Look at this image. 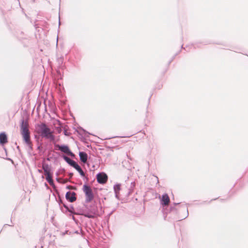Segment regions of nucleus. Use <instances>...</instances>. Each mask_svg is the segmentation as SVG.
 <instances>
[{"label": "nucleus", "instance_id": "obj_1", "mask_svg": "<svg viewBox=\"0 0 248 248\" xmlns=\"http://www.w3.org/2000/svg\"><path fill=\"white\" fill-rule=\"evenodd\" d=\"M35 131L43 139L49 140L50 141H53L55 140L53 131L45 123L37 124L35 125Z\"/></svg>", "mask_w": 248, "mask_h": 248}, {"label": "nucleus", "instance_id": "obj_2", "mask_svg": "<svg viewBox=\"0 0 248 248\" xmlns=\"http://www.w3.org/2000/svg\"><path fill=\"white\" fill-rule=\"evenodd\" d=\"M177 210L179 215L178 218L179 220L184 219L188 216V207L186 204H181L178 207L174 206L170 207V211L171 212L177 213Z\"/></svg>", "mask_w": 248, "mask_h": 248}, {"label": "nucleus", "instance_id": "obj_3", "mask_svg": "<svg viewBox=\"0 0 248 248\" xmlns=\"http://www.w3.org/2000/svg\"><path fill=\"white\" fill-rule=\"evenodd\" d=\"M21 134L25 142H29L30 138V132L29 129V123L27 120L22 119L20 125Z\"/></svg>", "mask_w": 248, "mask_h": 248}, {"label": "nucleus", "instance_id": "obj_4", "mask_svg": "<svg viewBox=\"0 0 248 248\" xmlns=\"http://www.w3.org/2000/svg\"><path fill=\"white\" fill-rule=\"evenodd\" d=\"M83 190L86 197V202L88 203L92 201L94 198V195L91 187L85 184L83 186Z\"/></svg>", "mask_w": 248, "mask_h": 248}, {"label": "nucleus", "instance_id": "obj_5", "mask_svg": "<svg viewBox=\"0 0 248 248\" xmlns=\"http://www.w3.org/2000/svg\"><path fill=\"white\" fill-rule=\"evenodd\" d=\"M56 147L58 150L61 151L62 152L72 157H75V154L71 152L67 145L57 144L56 145Z\"/></svg>", "mask_w": 248, "mask_h": 248}, {"label": "nucleus", "instance_id": "obj_6", "mask_svg": "<svg viewBox=\"0 0 248 248\" xmlns=\"http://www.w3.org/2000/svg\"><path fill=\"white\" fill-rule=\"evenodd\" d=\"M96 179L98 183L104 184L108 180V176L105 172H99L96 175Z\"/></svg>", "mask_w": 248, "mask_h": 248}, {"label": "nucleus", "instance_id": "obj_7", "mask_svg": "<svg viewBox=\"0 0 248 248\" xmlns=\"http://www.w3.org/2000/svg\"><path fill=\"white\" fill-rule=\"evenodd\" d=\"M76 195V194L75 192H71L69 191L67 192L65 194V198L69 202H73L77 199Z\"/></svg>", "mask_w": 248, "mask_h": 248}, {"label": "nucleus", "instance_id": "obj_8", "mask_svg": "<svg viewBox=\"0 0 248 248\" xmlns=\"http://www.w3.org/2000/svg\"><path fill=\"white\" fill-rule=\"evenodd\" d=\"M170 198L167 194H164L162 196L161 199V204L163 205H167L170 202Z\"/></svg>", "mask_w": 248, "mask_h": 248}, {"label": "nucleus", "instance_id": "obj_9", "mask_svg": "<svg viewBox=\"0 0 248 248\" xmlns=\"http://www.w3.org/2000/svg\"><path fill=\"white\" fill-rule=\"evenodd\" d=\"M62 157L63 158V159L69 165H70L71 166H72V167H74L77 164V163L71 159V158H70L69 157H68V156L65 155H63L62 156Z\"/></svg>", "mask_w": 248, "mask_h": 248}, {"label": "nucleus", "instance_id": "obj_10", "mask_svg": "<svg viewBox=\"0 0 248 248\" xmlns=\"http://www.w3.org/2000/svg\"><path fill=\"white\" fill-rule=\"evenodd\" d=\"M79 156L80 160L82 162L84 163H86L87 162L88 159V155L86 153L84 152H80L79 153Z\"/></svg>", "mask_w": 248, "mask_h": 248}, {"label": "nucleus", "instance_id": "obj_11", "mask_svg": "<svg viewBox=\"0 0 248 248\" xmlns=\"http://www.w3.org/2000/svg\"><path fill=\"white\" fill-rule=\"evenodd\" d=\"M8 142L7 137L4 132L0 133V144L4 145Z\"/></svg>", "mask_w": 248, "mask_h": 248}, {"label": "nucleus", "instance_id": "obj_12", "mask_svg": "<svg viewBox=\"0 0 248 248\" xmlns=\"http://www.w3.org/2000/svg\"><path fill=\"white\" fill-rule=\"evenodd\" d=\"M42 169L44 171V173L45 175H48L51 174V169L48 165V164L46 163H43L42 164Z\"/></svg>", "mask_w": 248, "mask_h": 248}, {"label": "nucleus", "instance_id": "obj_13", "mask_svg": "<svg viewBox=\"0 0 248 248\" xmlns=\"http://www.w3.org/2000/svg\"><path fill=\"white\" fill-rule=\"evenodd\" d=\"M113 189L115 194V197L119 199V192L121 189V184H117L113 186Z\"/></svg>", "mask_w": 248, "mask_h": 248}, {"label": "nucleus", "instance_id": "obj_14", "mask_svg": "<svg viewBox=\"0 0 248 248\" xmlns=\"http://www.w3.org/2000/svg\"><path fill=\"white\" fill-rule=\"evenodd\" d=\"M82 215L89 218H93L95 217V212H84Z\"/></svg>", "mask_w": 248, "mask_h": 248}, {"label": "nucleus", "instance_id": "obj_15", "mask_svg": "<svg viewBox=\"0 0 248 248\" xmlns=\"http://www.w3.org/2000/svg\"><path fill=\"white\" fill-rule=\"evenodd\" d=\"M74 168H75L79 172L81 176H85V173L84 172L78 163L75 166Z\"/></svg>", "mask_w": 248, "mask_h": 248}, {"label": "nucleus", "instance_id": "obj_16", "mask_svg": "<svg viewBox=\"0 0 248 248\" xmlns=\"http://www.w3.org/2000/svg\"><path fill=\"white\" fill-rule=\"evenodd\" d=\"M135 186V182H131L130 184V186L128 189V195H130L133 191V189Z\"/></svg>", "mask_w": 248, "mask_h": 248}, {"label": "nucleus", "instance_id": "obj_17", "mask_svg": "<svg viewBox=\"0 0 248 248\" xmlns=\"http://www.w3.org/2000/svg\"><path fill=\"white\" fill-rule=\"evenodd\" d=\"M46 175V179L48 183L50 182H51V181H53L52 174Z\"/></svg>", "mask_w": 248, "mask_h": 248}, {"label": "nucleus", "instance_id": "obj_18", "mask_svg": "<svg viewBox=\"0 0 248 248\" xmlns=\"http://www.w3.org/2000/svg\"><path fill=\"white\" fill-rule=\"evenodd\" d=\"M62 205L66 209V211H68V212H69L70 213H72V210H70L69 209V207L67 205H66L65 203H63L62 204Z\"/></svg>", "mask_w": 248, "mask_h": 248}, {"label": "nucleus", "instance_id": "obj_19", "mask_svg": "<svg viewBox=\"0 0 248 248\" xmlns=\"http://www.w3.org/2000/svg\"><path fill=\"white\" fill-rule=\"evenodd\" d=\"M26 143L28 146L30 150H32V145L31 142V138H30L29 142H26Z\"/></svg>", "mask_w": 248, "mask_h": 248}, {"label": "nucleus", "instance_id": "obj_20", "mask_svg": "<svg viewBox=\"0 0 248 248\" xmlns=\"http://www.w3.org/2000/svg\"><path fill=\"white\" fill-rule=\"evenodd\" d=\"M74 233H77V234H79V233H81L82 234V235H83V232L82 231V229L80 227L79 228V230H77V231H76L74 232Z\"/></svg>", "mask_w": 248, "mask_h": 248}, {"label": "nucleus", "instance_id": "obj_21", "mask_svg": "<svg viewBox=\"0 0 248 248\" xmlns=\"http://www.w3.org/2000/svg\"><path fill=\"white\" fill-rule=\"evenodd\" d=\"M81 129L83 131V132H84V136L85 137H89V135H90L91 134L89 132H88L87 131H86V130H85L84 129H83L82 128H81Z\"/></svg>", "mask_w": 248, "mask_h": 248}, {"label": "nucleus", "instance_id": "obj_22", "mask_svg": "<svg viewBox=\"0 0 248 248\" xmlns=\"http://www.w3.org/2000/svg\"><path fill=\"white\" fill-rule=\"evenodd\" d=\"M49 184L54 188V189H55L56 188L54 183V182H53V180L51 181V182H50L49 183Z\"/></svg>", "mask_w": 248, "mask_h": 248}, {"label": "nucleus", "instance_id": "obj_23", "mask_svg": "<svg viewBox=\"0 0 248 248\" xmlns=\"http://www.w3.org/2000/svg\"><path fill=\"white\" fill-rule=\"evenodd\" d=\"M49 184L54 188V189H55L56 188L54 183V182H53V180L51 181V182H50L49 183Z\"/></svg>", "mask_w": 248, "mask_h": 248}, {"label": "nucleus", "instance_id": "obj_24", "mask_svg": "<svg viewBox=\"0 0 248 248\" xmlns=\"http://www.w3.org/2000/svg\"><path fill=\"white\" fill-rule=\"evenodd\" d=\"M64 134L65 136H69L70 135L71 133L68 132L66 130L64 129L63 131Z\"/></svg>", "mask_w": 248, "mask_h": 248}, {"label": "nucleus", "instance_id": "obj_25", "mask_svg": "<svg viewBox=\"0 0 248 248\" xmlns=\"http://www.w3.org/2000/svg\"><path fill=\"white\" fill-rule=\"evenodd\" d=\"M59 204L60 205L61 204H62L63 202H62V200L61 199V198H59V201H58Z\"/></svg>", "mask_w": 248, "mask_h": 248}, {"label": "nucleus", "instance_id": "obj_26", "mask_svg": "<svg viewBox=\"0 0 248 248\" xmlns=\"http://www.w3.org/2000/svg\"><path fill=\"white\" fill-rule=\"evenodd\" d=\"M69 209L72 210V213L73 212V211L74 210V208H73V207L72 206H71V207H69Z\"/></svg>", "mask_w": 248, "mask_h": 248}, {"label": "nucleus", "instance_id": "obj_27", "mask_svg": "<svg viewBox=\"0 0 248 248\" xmlns=\"http://www.w3.org/2000/svg\"><path fill=\"white\" fill-rule=\"evenodd\" d=\"M156 179V181H157V183H159V180H158V178L157 176H155Z\"/></svg>", "mask_w": 248, "mask_h": 248}, {"label": "nucleus", "instance_id": "obj_28", "mask_svg": "<svg viewBox=\"0 0 248 248\" xmlns=\"http://www.w3.org/2000/svg\"><path fill=\"white\" fill-rule=\"evenodd\" d=\"M179 204V203H174V205H178Z\"/></svg>", "mask_w": 248, "mask_h": 248}, {"label": "nucleus", "instance_id": "obj_29", "mask_svg": "<svg viewBox=\"0 0 248 248\" xmlns=\"http://www.w3.org/2000/svg\"><path fill=\"white\" fill-rule=\"evenodd\" d=\"M114 210L112 211L110 213V214H109V215L110 216V215H111V214H112V213L114 212Z\"/></svg>", "mask_w": 248, "mask_h": 248}, {"label": "nucleus", "instance_id": "obj_30", "mask_svg": "<svg viewBox=\"0 0 248 248\" xmlns=\"http://www.w3.org/2000/svg\"><path fill=\"white\" fill-rule=\"evenodd\" d=\"M69 175L70 176V177H72L73 176V173H69Z\"/></svg>", "mask_w": 248, "mask_h": 248}, {"label": "nucleus", "instance_id": "obj_31", "mask_svg": "<svg viewBox=\"0 0 248 248\" xmlns=\"http://www.w3.org/2000/svg\"><path fill=\"white\" fill-rule=\"evenodd\" d=\"M66 188H67V189H69V188H70V186H66Z\"/></svg>", "mask_w": 248, "mask_h": 248}, {"label": "nucleus", "instance_id": "obj_32", "mask_svg": "<svg viewBox=\"0 0 248 248\" xmlns=\"http://www.w3.org/2000/svg\"><path fill=\"white\" fill-rule=\"evenodd\" d=\"M16 148H17L18 150H19V147L18 146H17Z\"/></svg>", "mask_w": 248, "mask_h": 248}, {"label": "nucleus", "instance_id": "obj_33", "mask_svg": "<svg viewBox=\"0 0 248 248\" xmlns=\"http://www.w3.org/2000/svg\"><path fill=\"white\" fill-rule=\"evenodd\" d=\"M59 25H60V19H59Z\"/></svg>", "mask_w": 248, "mask_h": 248}, {"label": "nucleus", "instance_id": "obj_34", "mask_svg": "<svg viewBox=\"0 0 248 248\" xmlns=\"http://www.w3.org/2000/svg\"><path fill=\"white\" fill-rule=\"evenodd\" d=\"M38 171L40 172H42V170H39Z\"/></svg>", "mask_w": 248, "mask_h": 248}, {"label": "nucleus", "instance_id": "obj_35", "mask_svg": "<svg viewBox=\"0 0 248 248\" xmlns=\"http://www.w3.org/2000/svg\"><path fill=\"white\" fill-rule=\"evenodd\" d=\"M67 232H68V231H66L64 233V234L65 233H67Z\"/></svg>", "mask_w": 248, "mask_h": 248}, {"label": "nucleus", "instance_id": "obj_36", "mask_svg": "<svg viewBox=\"0 0 248 248\" xmlns=\"http://www.w3.org/2000/svg\"><path fill=\"white\" fill-rule=\"evenodd\" d=\"M40 146H38V149H40Z\"/></svg>", "mask_w": 248, "mask_h": 248}, {"label": "nucleus", "instance_id": "obj_37", "mask_svg": "<svg viewBox=\"0 0 248 248\" xmlns=\"http://www.w3.org/2000/svg\"><path fill=\"white\" fill-rule=\"evenodd\" d=\"M56 180H57L58 181H59V179H58V178H56Z\"/></svg>", "mask_w": 248, "mask_h": 248}]
</instances>
